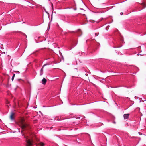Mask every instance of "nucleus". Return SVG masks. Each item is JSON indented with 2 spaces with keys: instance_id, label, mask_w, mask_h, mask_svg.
Returning a JSON list of instances; mask_svg holds the SVG:
<instances>
[{
  "instance_id": "1",
  "label": "nucleus",
  "mask_w": 146,
  "mask_h": 146,
  "mask_svg": "<svg viewBox=\"0 0 146 146\" xmlns=\"http://www.w3.org/2000/svg\"><path fill=\"white\" fill-rule=\"evenodd\" d=\"M27 146H31L32 145V141L31 140L29 139H27Z\"/></svg>"
},
{
  "instance_id": "2",
  "label": "nucleus",
  "mask_w": 146,
  "mask_h": 146,
  "mask_svg": "<svg viewBox=\"0 0 146 146\" xmlns=\"http://www.w3.org/2000/svg\"><path fill=\"white\" fill-rule=\"evenodd\" d=\"M14 113L13 112H11L10 116V118L12 120H14Z\"/></svg>"
},
{
  "instance_id": "3",
  "label": "nucleus",
  "mask_w": 146,
  "mask_h": 146,
  "mask_svg": "<svg viewBox=\"0 0 146 146\" xmlns=\"http://www.w3.org/2000/svg\"><path fill=\"white\" fill-rule=\"evenodd\" d=\"M129 114H125L123 115V117L124 119H127L129 116Z\"/></svg>"
},
{
  "instance_id": "4",
  "label": "nucleus",
  "mask_w": 146,
  "mask_h": 146,
  "mask_svg": "<svg viewBox=\"0 0 146 146\" xmlns=\"http://www.w3.org/2000/svg\"><path fill=\"white\" fill-rule=\"evenodd\" d=\"M46 65H44V66H43V67H42V69H41V70H40V76H41L43 74V68L44 67V66H45Z\"/></svg>"
},
{
  "instance_id": "5",
  "label": "nucleus",
  "mask_w": 146,
  "mask_h": 146,
  "mask_svg": "<svg viewBox=\"0 0 146 146\" xmlns=\"http://www.w3.org/2000/svg\"><path fill=\"white\" fill-rule=\"evenodd\" d=\"M46 82V80L45 78H44L42 80V83L43 84H45Z\"/></svg>"
},
{
  "instance_id": "6",
  "label": "nucleus",
  "mask_w": 146,
  "mask_h": 146,
  "mask_svg": "<svg viewBox=\"0 0 146 146\" xmlns=\"http://www.w3.org/2000/svg\"><path fill=\"white\" fill-rule=\"evenodd\" d=\"M40 146H43L44 145V144L42 142L40 143Z\"/></svg>"
},
{
  "instance_id": "7",
  "label": "nucleus",
  "mask_w": 146,
  "mask_h": 146,
  "mask_svg": "<svg viewBox=\"0 0 146 146\" xmlns=\"http://www.w3.org/2000/svg\"><path fill=\"white\" fill-rule=\"evenodd\" d=\"M25 127V124H23L22 125V128L23 129H24Z\"/></svg>"
},
{
  "instance_id": "8",
  "label": "nucleus",
  "mask_w": 146,
  "mask_h": 146,
  "mask_svg": "<svg viewBox=\"0 0 146 146\" xmlns=\"http://www.w3.org/2000/svg\"><path fill=\"white\" fill-rule=\"evenodd\" d=\"M143 8H145L146 7V5H145L144 3H143Z\"/></svg>"
},
{
  "instance_id": "9",
  "label": "nucleus",
  "mask_w": 146,
  "mask_h": 146,
  "mask_svg": "<svg viewBox=\"0 0 146 146\" xmlns=\"http://www.w3.org/2000/svg\"><path fill=\"white\" fill-rule=\"evenodd\" d=\"M15 76V74H14L13 76L12 77V80L13 81V80L14 79V76Z\"/></svg>"
},
{
  "instance_id": "10",
  "label": "nucleus",
  "mask_w": 146,
  "mask_h": 146,
  "mask_svg": "<svg viewBox=\"0 0 146 146\" xmlns=\"http://www.w3.org/2000/svg\"><path fill=\"white\" fill-rule=\"evenodd\" d=\"M139 133V135H141V134H142L141 133Z\"/></svg>"
},
{
  "instance_id": "11",
  "label": "nucleus",
  "mask_w": 146,
  "mask_h": 146,
  "mask_svg": "<svg viewBox=\"0 0 146 146\" xmlns=\"http://www.w3.org/2000/svg\"><path fill=\"white\" fill-rule=\"evenodd\" d=\"M123 14V13H120V14H121V15H122Z\"/></svg>"
}]
</instances>
